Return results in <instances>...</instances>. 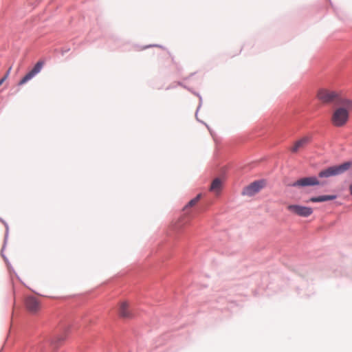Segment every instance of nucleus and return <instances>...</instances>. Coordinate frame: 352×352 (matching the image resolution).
I'll return each mask as SVG.
<instances>
[{"label": "nucleus", "mask_w": 352, "mask_h": 352, "mask_svg": "<svg viewBox=\"0 0 352 352\" xmlns=\"http://www.w3.org/2000/svg\"><path fill=\"white\" fill-rule=\"evenodd\" d=\"M316 97L322 103L329 104L338 102L340 98V94L337 91L321 88L318 91Z\"/></svg>", "instance_id": "nucleus-2"}, {"label": "nucleus", "mask_w": 352, "mask_h": 352, "mask_svg": "<svg viewBox=\"0 0 352 352\" xmlns=\"http://www.w3.org/2000/svg\"><path fill=\"white\" fill-rule=\"evenodd\" d=\"M200 197L201 195H198L196 197H195L194 199H191L188 203V204L185 206L184 209H186L188 207H192L194 206L195 205L197 204V203L199 201V199H200Z\"/></svg>", "instance_id": "nucleus-15"}, {"label": "nucleus", "mask_w": 352, "mask_h": 352, "mask_svg": "<svg viewBox=\"0 0 352 352\" xmlns=\"http://www.w3.org/2000/svg\"><path fill=\"white\" fill-rule=\"evenodd\" d=\"M349 190H350L351 194L352 195V184L350 185V186H349Z\"/></svg>", "instance_id": "nucleus-18"}, {"label": "nucleus", "mask_w": 352, "mask_h": 352, "mask_svg": "<svg viewBox=\"0 0 352 352\" xmlns=\"http://www.w3.org/2000/svg\"><path fill=\"white\" fill-rule=\"evenodd\" d=\"M349 120V112L345 108L336 109L331 117L332 124L337 127H340L346 124Z\"/></svg>", "instance_id": "nucleus-3"}, {"label": "nucleus", "mask_w": 352, "mask_h": 352, "mask_svg": "<svg viewBox=\"0 0 352 352\" xmlns=\"http://www.w3.org/2000/svg\"><path fill=\"white\" fill-rule=\"evenodd\" d=\"M287 209L290 212L302 217H309L313 213L311 208L297 204L289 205Z\"/></svg>", "instance_id": "nucleus-4"}, {"label": "nucleus", "mask_w": 352, "mask_h": 352, "mask_svg": "<svg viewBox=\"0 0 352 352\" xmlns=\"http://www.w3.org/2000/svg\"><path fill=\"white\" fill-rule=\"evenodd\" d=\"M311 141V135H305L296 140L293 146L290 148L292 153H296L298 151L304 149Z\"/></svg>", "instance_id": "nucleus-7"}, {"label": "nucleus", "mask_w": 352, "mask_h": 352, "mask_svg": "<svg viewBox=\"0 0 352 352\" xmlns=\"http://www.w3.org/2000/svg\"><path fill=\"white\" fill-rule=\"evenodd\" d=\"M10 70H11V67H10L8 69V70L7 71V72L6 73V74L4 75V76L3 77V78H4L5 80H6L8 76H9V74H10Z\"/></svg>", "instance_id": "nucleus-16"}, {"label": "nucleus", "mask_w": 352, "mask_h": 352, "mask_svg": "<svg viewBox=\"0 0 352 352\" xmlns=\"http://www.w3.org/2000/svg\"><path fill=\"white\" fill-rule=\"evenodd\" d=\"M352 170V161L346 162L338 166H333L321 170L318 175L320 177H329L340 175L345 171Z\"/></svg>", "instance_id": "nucleus-1"}, {"label": "nucleus", "mask_w": 352, "mask_h": 352, "mask_svg": "<svg viewBox=\"0 0 352 352\" xmlns=\"http://www.w3.org/2000/svg\"><path fill=\"white\" fill-rule=\"evenodd\" d=\"M339 104L342 105L340 108H345L348 112L351 110H352V100L349 99H342V100H338Z\"/></svg>", "instance_id": "nucleus-13"}, {"label": "nucleus", "mask_w": 352, "mask_h": 352, "mask_svg": "<svg viewBox=\"0 0 352 352\" xmlns=\"http://www.w3.org/2000/svg\"><path fill=\"white\" fill-rule=\"evenodd\" d=\"M336 198V195H322L318 197H311L306 202H322L330 200H333Z\"/></svg>", "instance_id": "nucleus-11"}, {"label": "nucleus", "mask_w": 352, "mask_h": 352, "mask_svg": "<svg viewBox=\"0 0 352 352\" xmlns=\"http://www.w3.org/2000/svg\"><path fill=\"white\" fill-rule=\"evenodd\" d=\"M221 186L222 181L219 178H216L210 186V190L218 194L221 189Z\"/></svg>", "instance_id": "nucleus-12"}, {"label": "nucleus", "mask_w": 352, "mask_h": 352, "mask_svg": "<svg viewBox=\"0 0 352 352\" xmlns=\"http://www.w3.org/2000/svg\"><path fill=\"white\" fill-rule=\"evenodd\" d=\"M118 314L119 316L123 318H133V314L129 309V304L127 301H123L120 303Z\"/></svg>", "instance_id": "nucleus-10"}, {"label": "nucleus", "mask_w": 352, "mask_h": 352, "mask_svg": "<svg viewBox=\"0 0 352 352\" xmlns=\"http://www.w3.org/2000/svg\"><path fill=\"white\" fill-rule=\"evenodd\" d=\"M265 185V182L263 180L255 181L246 186L242 194L249 197L253 196L258 192Z\"/></svg>", "instance_id": "nucleus-6"}, {"label": "nucleus", "mask_w": 352, "mask_h": 352, "mask_svg": "<svg viewBox=\"0 0 352 352\" xmlns=\"http://www.w3.org/2000/svg\"><path fill=\"white\" fill-rule=\"evenodd\" d=\"M320 184L318 179L315 177H307L300 178L291 184L294 187H305L316 186Z\"/></svg>", "instance_id": "nucleus-8"}, {"label": "nucleus", "mask_w": 352, "mask_h": 352, "mask_svg": "<svg viewBox=\"0 0 352 352\" xmlns=\"http://www.w3.org/2000/svg\"><path fill=\"white\" fill-rule=\"evenodd\" d=\"M43 65L44 61L38 60L35 64L34 67L28 73H27L23 78H21V80L19 82L18 85L19 86H21L28 82L31 79H32L36 74H38L41 71Z\"/></svg>", "instance_id": "nucleus-5"}, {"label": "nucleus", "mask_w": 352, "mask_h": 352, "mask_svg": "<svg viewBox=\"0 0 352 352\" xmlns=\"http://www.w3.org/2000/svg\"><path fill=\"white\" fill-rule=\"evenodd\" d=\"M25 307L30 312L34 314L40 309V302L35 297L29 296L25 299Z\"/></svg>", "instance_id": "nucleus-9"}, {"label": "nucleus", "mask_w": 352, "mask_h": 352, "mask_svg": "<svg viewBox=\"0 0 352 352\" xmlns=\"http://www.w3.org/2000/svg\"><path fill=\"white\" fill-rule=\"evenodd\" d=\"M5 80H5L4 78H3L0 80V86L3 84V82Z\"/></svg>", "instance_id": "nucleus-17"}, {"label": "nucleus", "mask_w": 352, "mask_h": 352, "mask_svg": "<svg viewBox=\"0 0 352 352\" xmlns=\"http://www.w3.org/2000/svg\"><path fill=\"white\" fill-rule=\"evenodd\" d=\"M65 338L66 336L65 334L61 336H57L54 337L53 339H52L51 344L54 345V347H57L58 344L65 340Z\"/></svg>", "instance_id": "nucleus-14"}]
</instances>
